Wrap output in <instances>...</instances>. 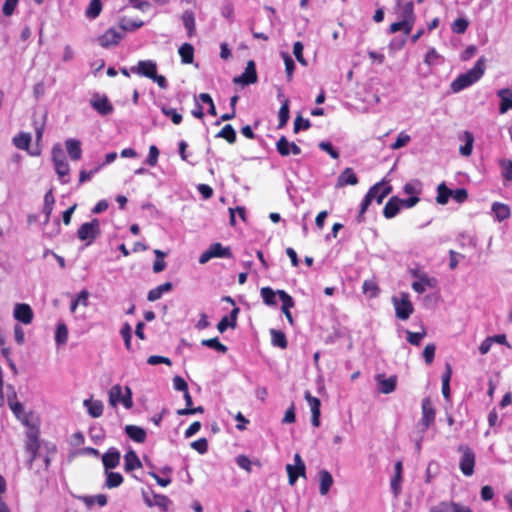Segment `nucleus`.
Listing matches in <instances>:
<instances>
[{"label":"nucleus","mask_w":512,"mask_h":512,"mask_svg":"<svg viewBox=\"0 0 512 512\" xmlns=\"http://www.w3.org/2000/svg\"><path fill=\"white\" fill-rule=\"evenodd\" d=\"M289 117V100L285 99L278 112V128H283L287 124Z\"/></svg>","instance_id":"42"},{"label":"nucleus","mask_w":512,"mask_h":512,"mask_svg":"<svg viewBox=\"0 0 512 512\" xmlns=\"http://www.w3.org/2000/svg\"><path fill=\"white\" fill-rule=\"evenodd\" d=\"M109 405L112 407H116L122 399L123 394V388L116 384L111 387L109 390Z\"/></svg>","instance_id":"37"},{"label":"nucleus","mask_w":512,"mask_h":512,"mask_svg":"<svg viewBox=\"0 0 512 512\" xmlns=\"http://www.w3.org/2000/svg\"><path fill=\"white\" fill-rule=\"evenodd\" d=\"M410 136L404 132H400L396 141L391 145L392 149H400L410 142Z\"/></svg>","instance_id":"63"},{"label":"nucleus","mask_w":512,"mask_h":512,"mask_svg":"<svg viewBox=\"0 0 512 512\" xmlns=\"http://www.w3.org/2000/svg\"><path fill=\"white\" fill-rule=\"evenodd\" d=\"M465 141V144L460 146L459 152L462 156H470L473 150L474 136L471 132L465 131L463 136L460 137Z\"/></svg>","instance_id":"28"},{"label":"nucleus","mask_w":512,"mask_h":512,"mask_svg":"<svg viewBox=\"0 0 512 512\" xmlns=\"http://www.w3.org/2000/svg\"><path fill=\"white\" fill-rule=\"evenodd\" d=\"M221 15L229 20V22L234 21V6L230 1H227L222 5Z\"/></svg>","instance_id":"60"},{"label":"nucleus","mask_w":512,"mask_h":512,"mask_svg":"<svg viewBox=\"0 0 512 512\" xmlns=\"http://www.w3.org/2000/svg\"><path fill=\"white\" fill-rule=\"evenodd\" d=\"M286 471L288 474V481L290 485H294L298 477H305V473H298V469H296V467H294L292 464L286 465Z\"/></svg>","instance_id":"58"},{"label":"nucleus","mask_w":512,"mask_h":512,"mask_svg":"<svg viewBox=\"0 0 512 512\" xmlns=\"http://www.w3.org/2000/svg\"><path fill=\"white\" fill-rule=\"evenodd\" d=\"M127 436L137 443H143L146 440V431L136 425H127L125 427Z\"/></svg>","instance_id":"23"},{"label":"nucleus","mask_w":512,"mask_h":512,"mask_svg":"<svg viewBox=\"0 0 512 512\" xmlns=\"http://www.w3.org/2000/svg\"><path fill=\"white\" fill-rule=\"evenodd\" d=\"M459 451L462 452L459 467L465 476H472L475 466V454L468 446H460Z\"/></svg>","instance_id":"6"},{"label":"nucleus","mask_w":512,"mask_h":512,"mask_svg":"<svg viewBox=\"0 0 512 512\" xmlns=\"http://www.w3.org/2000/svg\"><path fill=\"white\" fill-rule=\"evenodd\" d=\"M31 142V135L29 133L22 132L13 138V144L21 150H28Z\"/></svg>","instance_id":"40"},{"label":"nucleus","mask_w":512,"mask_h":512,"mask_svg":"<svg viewBox=\"0 0 512 512\" xmlns=\"http://www.w3.org/2000/svg\"><path fill=\"white\" fill-rule=\"evenodd\" d=\"M13 316L17 321L28 325L33 321L34 313L28 304L17 303L14 306Z\"/></svg>","instance_id":"11"},{"label":"nucleus","mask_w":512,"mask_h":512,"mask_svg":"<svg viewBox=\"0 0 512 512\" xmlns=\"http://www.w3.org/2000/svg\"><path fill=\"white\" fill-rule=\"evenodd\" d=\"M303 49L304 46L301 42L297 41L293 45V54L296 57L297 61L301 63L302 65L306 66L307 62L303 56Z\"/></svg>","instance_id":"62"},{"label":"nucleus","mask_w":512,"mask_h":512,"mask_svg":"<svg viewBox=\"0 0 512 512\" xmlns=\"http://www.w3.org/2000/svg\"><path fill=\"white\" fill-rule=\"evenodd\" d=\"M271 340L272 344L276 347H280L285 349L287 347V339L283 332L279 330L272 329L271 330Z\"/></svg>","instance_id":"43"},{"label":"nucleus","mask_w":512,"mask_h":512,"mask_svg":"<svg viewBox=\"0 0 512 512\" xmlns=\"http://www.w3.org/2000/svg\"><path fill=\"white\" fill-rule=\"evenodd\" d=\"M392 302L395 308L396 317L400 320H407L414 312L408 293H401L400 297H393Z\"/></svg>","instance_id":"3"},{"label":"nucleus","mask_w":512,"mask_h":512,"mask_svg":"<svg viewBox=\"0 0 512 512\" xmlns=\"http://www.w3.org/2000/svg\"><path fill=\"white\" fill-rule=\"evenodd\" d=\"M424 62L429 66L439 65L444 62V58L435 48H430L425 55Z\"/></svg>","instance_id":"39"},{"label":"nucleus","mask_w":512,"mask_h":512,"mask_svg":"<svg viewBox=\"0 0 512 512\" xmlns=\"http://www.w3.org/2000/svg\"><path fill=\"white\" fill-rule=\"evenodd\" d=\"M54 166L56 173L61 179L62 183H67L68 180L64 179L65 176H68L70 171V167L67 160L56 162L54 163Z\"/></svg>","instance_id":"48"},{"label":"nucleus","mask_w":512,"mask_h":512,"mask_svg":"<svg viewBox=\"0 0 512 512\" xmlns=\"http://www.w3.org/2000/svg\"><path fill=\"white\" fill-rule=\"evenodd\" d=\"M304 397L310 407L311 413H320V400L312 396L309 391L305 392Z\"/></svg>","instance_id":"54"},{"label":"nucleus","mask_w":512,"mask_h":512,"mask_svg":"<svg viewBox=\"0 0 512 512\" xmlns=\"http://www.w3.org/2000/svg\"><path fill=\"white\" fill-rule=\"evenodd\" d=\"M39 429L38 427H31L26 432V451L30 454L29 467L32 466V462L36 459L39 450Z\"/></svg>","instance_id":"5"},{"label":"nucleus","mask_w":512,"mask_h":512,"mask_svg":"<svg viewBox=\"0 0 512 512\" xmlns=\"http://www.w3.org/2000/svg\"><path fill=\"white\" fill-rule=\"evenodd\" d=\"M232 252L229 247L223 246L221 243H213L199 257L200 264H206L213 258H232Z\"/></svg>","instance_id":"4"},{"label":"nucleus","mask_w":512,"mask_h":512,"mask_svg":"<svg viewBox=\"0 0 512 512\" xmlns=\"http://www.w3.org/2000/svg\"><path fill=\"white\" fill-rule=\"evenodd\" d=\"M260 294L262 297L263 302L268 306H276L277 305V299L278 296L277 291H274L270 287H263L260 290Z\"/></svg>","instance_id":"34"},{"label":"nucleus","mask_w":512,"mask_h":512,"mask_svg":"<svg viewBox=\"0 0 512 512\" xmlns=\"http://www.w3.org/2000/svg\"><path fill=\"white\" fill-rule=\"evenodd\" d=\"M182 22L187 30V34L189 37H192L195 33V16L194 13L190 10H186L182 14Z\"/></svg>","instance_id":"29"},{"label":"nucleus","mask_w":512,"mask_h":512,"mask_svg":"<svg viewBox=\"0 0 512 512\" xmlns=\"http://www.w3.org/2000/svg\"><path fill=\"white\" fill-rule=\"evenodd\" d=\"M412 275L417 278L412 283V289L419 294L424 293L427 288H434L436 286V279L429 277L426 273L412 271Z\"/></svg>","instance_id":"7"},{"label":"nucleus","mask_w":512,"mask_h":512,"mask_svg":"<svg viewBox=\"0 0 512 512\" xmlns=\"http://www.w3.org/2000/svg\"><path fill=\"white\" fill-rule=\"evenodd\" d=\"M375 185H379L380 188L379 190H377V192L375 193V197H374V200H376V202L378 204L382 203L383 199L385 197H387L390 192H391V186H389L387 183H385L384 181H381V182H378L376 183Z\"/></svg>","instance_id":"50"},{"label":"nucleus","mask_w":512,"mask_h":512,"mask_svg":"<svg viewBox=\"0 0 512 512\" xmlns=\"http://www.w3.org/2000/svg\"><path fill=\"white\" fill-rule=\"evenodd\" d=\"M172 289V284L170 282L163 283L156 288L150 290L147 295V299L149 301H156L162 297V295L166 292H169Z\"/></svg>","instance_id":"31"},{"label":"nucleus","mask_w":512,"mask_h":512,"mask_svg":"<svg viewBox=\"0 0 512 512\" xmlns=\"http://www.w3.org/2000/svg\"><path fill=\"white\" fill-rule=\"evenodd\" d=\"M492 213L497 221L501 222L508 219L511 215L508 205L500 202H494L491 207Z\"/></svg>","instance_id":"22"},{"label":"nucleus","mask_w":512,"mask_h":512,"mask_svg":"<svg viewBox=\"0 0 512 512\" xmlns=\"http://www.w3.org/2000/svg\"><path fill=\"white\" fill-rule=\"evenodd\" d=\"M276 149L281 156L299 155L301 153V148L294 142H289L285 136L277 141Z\"/></svg>","instance_id":"16"},{"label":"nucleus","mask_w":512,"mask_h":512,"mask_svg":"<svg viewBox=\"0 0 512 512\" xmlns=\"http://www.w3.org/2000/svg\"><path fill=\"white\" fill-rule=\"evenodd\" d=\"M8 405L15 415V417L20 420L21 418H24V416L28 413L24 410L23 405L16 400V394L13 393V396L8 397Z\"/></svg>","instance_id":"32"},{"label":"nucleus","mask_w":512,"mask_h":512,"mask_svg":"<svg viewBox=\"0 0 512 512\" xmlns=\"http://www.w3.org/2000/svg\"><path fill=\"white\" fill-rule=\"evenodd\" d=\"M279 299L282 301V312L285 313L289 312L292 307H294V300L293 298L286 293L284 290H277Z\"/></svg>","instance_id":"45"},{"label":"nucleus","mask_w":512,"mask_h":512,"mask_svg":"<svg viewBox=\"0 0 512 512\" xmlns=\"http://www.w3.org/2000/svg\"><path fill=\"white\" fill-rule=\"evenodd\" d=\"M68 340V328L65 323L60 322L57 324L55 331V342L57 346H61L67 343Z\"/></svg>","instance_id":"36"},{"label":"nucleus","mask_w":512,"mask_h":512,"mask_svg":"<svg viewBox=\"0 0 512 512\" xmlns=\"http://www.w3.org/2000/svg\"><path fill=\"white\" fill-rule=\"evenodd\" d=\"M379 185H373L365 195L364 199L361 202L360 211L356 217L358 223H362L364 221V214L370 206L371 202L374 200L375 193L379 190Z\"/></svg>","instance_id":"17"},{"label":"nucleus","mask_w":512,"mask_h":512,"mask_svg":"<svg viewBox=\"0 0 512 512\" xmlns=\"http://www.w3.org/2000/svg\"><path fill=\"white\" fill-rule=\"evenodd\" d=\"M257 81V73L254 61L247 63L245 71L238 77L234 78L236 84L249 85Z\"/></svg>","instance_id":"13"},{"label":"nucleus","mask_w":512,"mask_h":512,"mask_svg":"<svg viewBox=\"0 0 512 512\" xmlns=\"http://www.w3.org/2000/svg\"><path fill=\"white\" fill-rule=\"evenodd\" d=\"M358 178L352 168H346L338 177L336 187L340 188L346 185H356Z\"/></svg>","instance_id":"21"},{"label":"nucleus","mask_w":512,"mask_h":512,"mask_svg":"<svg viewBox=\"0 0 512 512\" xmlns=\"http://www.w3.org/2000/svg\"><path fill=\"white\" fill-rule=\"evenodd\" d=\"M404 193L411 196H418L422 191V184L420 181L415 180L408 182L404 185Z\"/></svg>","instance_id":"52"},{"label":"nucleus","mask_w":512,"mask_h":512,"mask_svg":"<svg viewBox=\"0 0 512 512\" xmlns=\"http://www.w3.org/2000/svg\"><path fill=\"white\" fill-rule=\"evenodd\" d=\"M162 113L167 116V117H170V119L172 120V122L176 125L180 124L181 121H182V115L180 113H178L176 111V109L174 108H169V107H162Z\"/></svg>","instance_id":"56"},{"label":"nucleus","mask_w":512,"mask_h":512,"mask_svg":"<svg viewBox=\"0 0 512 512\" xmlns=\"http://www.w3.org/2000/svg\"><path fill=\"white\" fill-rule=\"evenodd\" d=\"M90 105L103 116L109 115L113 111V106L109 102L108 98L106 96H100L99 94H95L91 98Z\"/></svg>","instance_id":"12"},{"label":"nucleus","mask_w":512,"mask_h":512,"mask_svg":"<svg viewBox=\"0 0 512 512\" xmlns=\"http://www.w3.org/2000/svg\"><path fill=\"white\" fill-rule=\"evenodd\" d=\"M318 475H319V481H320L319 492L321 495L324 496L329 492V490L333 484V477H332L331 473L327 470L319 471Z\"/></svg>","instance_id":"24"},{"label":"nucleus","mask_w":512,"mask_h":512,"mask_svg":"<svg viewBox=\"0 0 512 512\" xmlns=\"http://www.w3.org/2000/svg\"><path fill=\"white\" fill-rule=\"evenodd\" d=\"M83 405L87 409L88 414L93 418H98L103 414L104 406L100 400L85 399Z\"/></svg>","instance_id":"20"},{"label":"nucleus","mask_w":512,"mask_h":512,"mask_svg":"<svg viewBox=\"0 0 512 512\" xmlns=\"http://www.w3.org/2000/svg\"><path fill=\"white\" fill-rule=\"evenodd\" d=\"M154 254L156 256V260L153 264V271L155 273H160L166 268V262L164 261V257L166 256V253L159 249L154 250Z\"/></svg>","instance_id":"46"},{"label":"nucleus","mask_w":512,"mask_h":512,"mask_svg":"<svg viewBox=\"0 0 512 512\" xmlns=\"http://www.w3.org/2000/svg\"><path fill=\"white\" fill-rule=\"evenodd\" d=\"M407 334V341L415 346H419L421 343V340L425 337L426 332L423 330L422 332H411L409 330L406 331Z\"/></svg>","instance_id":"57"},{"label":"nucleus","mask_w":512,"mask_h":512,"mask_svg":"<svg viewBox=\"0 0 512 512\" xmlns=\"http://www.w3.org/2000/svg\"><path fill=\"white\" fill-rule=\"evenodd\" d=\"M67 153L72 161H78L82 157L81 142L74 138L65 141Z\"/></svg>","instance_id":"18"},{"label":"nucleus","mask_w":512,"mask_h":512,"mask_svg":"<svg viewBox=\"0 0 512 512\" xmlns=\"http://www.w3.org/2000/svg\"><path fill=\"white\" fill-rule=\"evenodd\" d=\"M281 56H282L284 64H285V71L287 74V78L290 81L292 79L293 73H294V68H295L294 61L288 53L282 52Z\"/></svg>","instance_id":"53"},{"label":"nucleus","mask_w":512,"mask_h":512,"mask_svg":"<svg viewBox=\"0 0 512 512\" xmlns=\"http://www.w3.org/2000/svg\"><path fill=\"white\" fill-rule=\"evenodd\" d=\"M131 72L151 79L156 76L157 64L152 60H141L136 66L131 67Z\"/></svg>","instance_id":"10"},{"label":"nucleus","mask_w":512,"mask_h":512,"mask_svg":"<svg viewBox=\"0 0 512 512\" xmlns=\"http://www.w3.org/2000/svg\"><path fill=\"white\" fill-rule=\"evenodd\" d=\"M102 10V4L100 0H91L86 10V16L90 19H95L99 16Z\"/></svg>","instance_id":"51"},{"label":"nucleus","mask_w":512,"mask_h":512,"mask_svg":"<svg viewBox=\"0 0 512 512\" xmlns=\"http://www.w3.org/2000/svg\"><path fill=\"white\" fill-rule=\"evenodd\" d=\"M400 208H401L400 198L392 197L386 203V205L383 209V215L385 218L391 219L398 214V212L400 211Z\"/></svg>","instance_id":"25"},{"label":"nucleus","mask_w":512,"mask_h":512,"mask_svg":"<svg viewBox=\"0 0 512 512\" xmlns=\"http://www.w3.org/2000/svg\"><path fill=\"white\" fill-rule=\"evenodd\" d=\"M422 418L419 425L422 426V431H425L434 423L435 420V409L429 398H424L421 404Z\"/></svg>","instance_id":"9"},{"label":"nucleus","mask_w":512,"mask_h":512,"mask_svg":"<svg viewBox=\"0 0 512 512\" xmlns=\"http://www.w3.org/2000/svg\"><path fill=\"white\" fill-rule=\"evenodd\" d=\"M218 138H224L228 143L233 144L236 141V132L232 125L226 124L216 135Z\"/></svg>","instance_id":"41"},{"label":"nucleus","mask_w":512,"mask_h":512,"mask_svg":"<svg viewBox=\"0 0 512 512\" xmlns=\"http://www.w3.org/2000/svg\"><path fill=\"white\" fill-rule=\"evenodd\" d=\"M375 379L378 390L383 394H390L396 389L397 377L395 375L387 378L384 374H377Z\"/></svg>","instance_id":"15"},{"label":"nucleus","mask_w":512,"mask_h":512,"mask_svg":"<svg viewBox=\"0 0 512 512\" xmlns=\"http://www.w3.org/2000/svg\"><path fill=\"white\" fill-rule=\"evenodd\" d=\"M101 235L100 221L97 218L90 222L83 223L77 231V237L86 242V246L91 245Z\"/></svg>","instance_id":"2"},{"label":"nucleus","mask_w":512,"mask_h":512,"mask_svg":"<svg viewBox=\"0 0 512 512\" xmlns=\"http://www.w3.org/2000/svg\"><path fill=\"white\" fill-rule=\"evenodd\" d=\"M501 174L504 179V185H508L512 182V160L501 159L500 160Z\"/></svg>","instance_id":"35"},{"label":"nucleus","mask_w":512,"mask_h":512,"mask_svg":"<svg viewBox=\"0 0 512 512\" xmlns=\"http://www.w3.org/2000/svg\"><path fill=\"white\" fill-rule=\"evenodd\" d=\"M124 38V33L120 29L109 28L98 38L101 47L108 48L117 45Z\"/></svg>","instance_id":"8"},{"label":"nucleus","mask_w":512,"mask_h":512,"mask_svg":"<svg viewBox=\"0 0 512 512\" xmlns=\"http://www.w3.org/2000/svg\"><path fill=\"white\" fill-rule=\"evenodd\" d=\"M451 28L454 33L462 34L468 28V21L464 18H458L452 23Z\"/></svg>","instance_id":"61"},{"label":"nucleus","mask_w":512,"mask_h":512,"mask_svg":"<svg viewBox=\"0 0 512 512\" xmlns=\"http://www.w3.org/2000/svg\"><path fill=\"white\" fill-rule=\"evenodd\" d=\"M105 487L108 489L119 487L123 483V476L118 472L105 471Z\"/></svg>","instance_id":"30"},{"label":"nucleus","mask_w":512,"mask_h":512,"mask_svg":"<svg viewBox=\"0 0 512 512\" xmlns=\"http://www.w3.org/2000/svg\"><path fill=\"white\" fill-rule=\"evenodd\" d=\"M178 53L181 57L183 64H191L194 59V48L189 43H184L180 46Z\"/></svg>","instance_id":"33"},{"label":"nucleus","mask_w":512,"mask_h":512,"mask_svg":"<svg viewBox=\"0 0 512 512\" xmlns=\"http://www.w3.org/2000/svg\"><path fill=\"white\" fill-rule=\"evenodd\" d=\"M203 346L212 348L220 353H226L228 348L223 345L217 337L211 339H204L201 341Z\"/></svg>","instance_id":"47"},{"label":"nucleus","mask_w":512,"mask_h":512,"mask_svg":"<svg viewBox=\"0 0 512 512\" xmlns=\"http://www.w3.org/2000/svg\"><path fill=\"white\" fill-rule=\"evenodd\" d=\"M452 375V368L450 364H446V371L442 375V394L445 399H448L450 396V379Z\"/></svg>","instance_id":"38"},{"label":"nucleus","mask_w":512,"mask_h":512,"mask_svg":"<svg viewBox=\"0 0 512 512\" xmlns=\"http://www.w3.org/2000/svg\"><path fill=\"white\" fill-rule=\"evenodd\" d=\"M121 454L115 447H110L106 453L102 455V463L105 471L112 470L120 464Z\"/></svg>","instance_id":"14"},{"label":"nucleus","mask_w":512,"mask_h":512,"mask_svg":"<svg viewBox=\"0 0 512 512\" xmlns=\"http://www.w3.org/2000/svg\"><path fill=\"white\" fill-rule=\"evenodd\" d=\"M144 25L141 20H132L127 17H122L119 20V28L125 34V32H133Z\"/></svg>","instance_id":"26"},{"label":"nucleus","mask_w":512,"mask_h":512,"mask_svg":"<svg viewBox=\"0 0 512 512\" xmlns=\"http://www.w3.org/2000/svg\"><path fill=\"white\" fill-rule=\"evenodd\" d=\"M401 15H402V20L409 22V24L413 27L415 16H414V5L411 1L407 2L403 6Z\"/></svg>","instance_id":"49"},{"label":"nucleus","mask_w":512,"mask_h":512,"mask_svg":"<svg viewBox=\"0 0 512 512\" xmlns=\"http://www.w3.org/2000/svg\"><path fill=\"white\" fill-rule=\"evenodd\" d=\"M453 509V502L443 501L430 507V512H451Z\"/></svg>","instance_id":"64"},{"label":"nucleus","mask_w":512,"mask_h":512,"mask_svg":"<svg viewBox=\"0 0 512 512\" xmlns=\"http://www.w3.org/2000/svg\"><path fill=\"white\" fill-rule=\"evenodd\" d=\"M400 30L404 31L405 35H408L411 32V30H412V26L409 24V22L404 21V20L392 23L390 25V32L391 33H396V32H398Z\"/></svg>","instance_id":"55"},{"label":"nucleus","mask_w":512,"mask_h":512,"mask_svg":"<svg viewBox=\"0 0 512 512\" xmlns=\"http://www.w3.org/2000/svg\"><path fill=\"white\" fill-rule=\"evenodd\" d=\"M452 190L446 187L444 183L440 184L437 188V202L441 205H445L451 197Z\"/></svg>","instance_id":"44"},{"label":"nucleus","mask_w":512,"mask_h":512,"mask_svg":"<svg viewBox=\"0 0 512 512\" xmlns=\"http://www.w3.org/2000/svg\"><path fill=\"white\" fill-rule=\"evenodd\" d=\"M500 98L499 112L505 114L507 111L512 109V90L509 88L501 89L497 92Z\"/></svg>","instance_id":"19"},{"label":"nucleus","mask_w":512,"mask_h":512,"mask_svg":"<svg viewBox=\"0 0 512 512\" xmlns=\"http://www.w3.org/2000/svg\"><path fill=\"white\" fill-rule=\"evenodd\" d=\"M124 460H125V470L127 472L134 471L141 467V461H140L139 457L137 456V454L135 453V451H133V450H129L125 454Z\"/></svg>","instance_id":"27"},{"label":"nucleus","mask_w":512,"mask_h":512,"mask_svg":"<svg viewBox=\"0 0 512 512\" xmlns=\"http://www.w3.org/2000/svg\"><path fill=\"white\" fill-rule=\"evenodd\" d=\"M120 334L124 340L125 347L130 350L131 349V339H132V330L128 323H125L120 330Z\"/></svg>","instance_id":"59"},{"label":"nucleus","mask_w":512,"mask_h":512,"mask_svg":"<svg viewBox=\"0 0 512 512\" xmlns=\"http://www.w3.org/2000/svg\"><path fill=\"white\" fill-rule=\"evenodd\" d=\"M485 72V59L480 58L475 63L474 67L466 73L460 74L454 79L450 85L453 93H458L481 79Z\"/></svg>","instance_id":"1"}]
</instances>
